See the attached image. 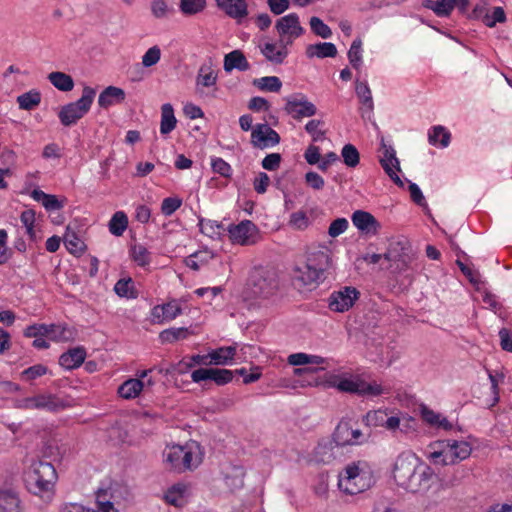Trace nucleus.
Segmentation results:
<instances>
[{
    "label": "nucleus",
    "mask_w": 512,
    "mask_h": 512,
    "mask_svg": "<svg viewBox=\"0 0 512 512\" xmlns=\"http://www.w3.org/2000/svg\"><path fill=\"white\" fill-rule=\"evenodd\" d=\"M455 8V0H435L434 13L438 17H449Z\"/></svg>",
    "instance_id": "nucleus-54"
},
{
    "label": "nucleus",
    "mask_w": 512,
    "mask_h": 512,
    "mask_svg": "<svg viewBox=\"0 0 512 512\" xmlns=\"http://www.w3.org/2000/svg\"><path fill=\"white\" fill-rule=\"evenodd\" d=\"M306 55L308 58H333L337 55V48L331 42H320L317 44H310L306 48Z\"/></svg>",
    "instance_id": "nucleus-28"
},
{
    "label": "nucleus",
    "mask_w": 512,
    "mask_h": 512,
    "mask_svg": "<svg viewBox=\"0 0 512 512\" xmlns=\"http://www.w3.org/2000/svg\"><path fill=\"white\" fill-rule=\"evenodd\" d=\"M236 354L234 346L221 347L209 353V363L215 365H225L231 361Z\"/></svg>",
    "instance_id": "nucleus-32"
},
{
    "label": "nucleus",
    "mask_w": 512,
    "mask_h": 512,
    "mask_svg": "<svg viewBox=\"0 0 512 512\" xmlns=\"http://www.w3.org/2000/svg\"><path fill=\"white\" fill-rule=\"evenodd\" d=\"M198 226L202 234L212 238H220L221 233L217 230V221L206 220L203 217H199Z\"/></svg>",
    "instance_id": "nucleus-46"
},
{
    "label": "nucleus",
    "mask_w": 512,
    "mask_h": 512,
    "mask_svg": "<svg viewBox=\"0 0 512 512\" xmlns=\"http://www.w3.org/2000/svg\"><path fill=\"white\" fill-rule=\"evenodd\" d=\"M212 170L214 173L220 174L222 177L230 178L232 175V168L222 158H213L211 161Z\"/></svg>",
    "instance_id": "nucleus-56"
},
{
    "label": "nucleus",
    "mask_w": 512,
    "mask_h": 512,
    "mask_svg": "<svg viewBox=\"0 0 512 512\" xmlns=\"http://www.w3.org/2000/svg\"><path fill=\"white\" fill-rule=\"evenodd\" d=\"M69 406L70 404L66 400L50 393L22 398L16 402V407L20 409H38L48 412H59Z\"/></svg>",
    "instance_id": "nucleus-7"
},
{
    "label": "nucleus",
    "mask_w": 512,
    "mask_h": 512,
    "mask_svg": "<svg viewBox=\"0 0 512 512\" xmlns=\"http://www.w3.org/2000/svg\"><path fill=\"white\" fill-rule=\"evenodd\" d=\"M128 226V217L123 211L114 213L109 221V231L115 236L123 235Z\"/></svg>",
    "instance_id": "nucleus-36"
},
{
    "label": "nucleus",
    "mask_w": 512,
    "mask_h": 512,
    "mask_svg": "<svg viewBox=\"0 0 512 512\" xmlns=\"http://www.w3.org/2000/svg\"><path fill=\"white\" fill-rule=\"evenodd\" d=\"M507 17L504 9L502 7H494L492 14L485 15L483 19V23L489 27L493 28L496 26L497 23H504L506 22Z\"/></svg>",
    "instance_id": "nucleus-50"
},
{
    "label": "nucleus",
    "mask_w": 512,
    "mask_h": 512,
    "mask_svg": "<svg viewBox=\"0 0 512 512\" xmlns=\"http://www.w3.org/2000/svg\"><path fill=\"white\" fill-rule=\"evenodd\" d=\"M217 6L231 18L247 16V3L245 0H216Z\"/></svg>",
    "instance_id": "nucleus-19"
},
{
    "label": "nucleus",
    "mask_w": 512,
    "mask_h": 512,
    "mask_svg": "<svg viewBox=\"0 0 512 512\" xmlns=\"http://www.w3.org/2000/svg\"><path fill=\"white\" fill-rule=\"evenodd\" d=\"M50 83L62 92H69L74 88L73 78L64 72L56 71L48 75Z\"/></svg>",
    "instance_id": "nucleus-31"
},
{
    "label": "nucleus",
    "mask_w": 512,
    "mask_h": 512,
    "mask_svg": "<svg viewBox=\"0 0 512 512\" xmlns=\"http://www.w3.org/2000/svg\"><path fill=\"white\" fill-rule=\"evenodd\" d=\"M307 384L310 386H319L325 385L327 387L337 388L341 392L356 394L360 396V384L361 379H350V378H342L339 375L329 374L327 375L326 380L319 381L317 378L313 380H308Z\"/></svg>",
    "instance_id": "nucleus-11"
},
{
    "label": "nucleus",
    "mask_w": 512,
    "mask_h": 512,
    "mask_svg": "<svg viewBox=\"0 0 512 512\" xmlns=\"http://www.w3.org/2000/svg\"><path fill=\"white\" fill-rule=\"evenodd\" d=\"M488 2L487 0H479L478 3L474 6L471 12L467 14V18L470 20H479L483 21L485 15H488L487 12Z\"/></svg>",
    "instance_id": "nucleus-59"
},
{
    "label": "nucleus",
    "mask_w": 512,
    "mask_h": 512,
    "mask_svg": "<svg viewBox=\"0 0 512 512\" xmlns=\"http://www.w3.org/2000/svg\"><path fill=\"white\" fill-rule=\"evenodd\" d=\"M234 372L224 368H199L192 372L191 378L195 383L206 380L214 381L218 386H223L233 380Z\"/></svg>",
    "instance_id": "nucleus-13"
},
{
    "label": "nucleus",
    "mask_w": 512,
    "mask_h": 512,
    "mask_svg": "<svg viewBox=\"0 0 512 512\" xmlns=\"http://www.w3.org/2000/svg\"><path fill=\"white\" fill-rule=\"evenodd\" d=\"M348 221L345 218H337L335 219L329 226L328 234L329 236L335 238L340 234L344 233L348 228Z\"/></svg>",
    "instance_id": "nucleus-61"
},
{
    "label": "nucleus",
    "mask_w": 512,
    "mask_h": 512,
    "mask_svg": "<svg viewBox=\"0 0 512 512\" xmlns=\"http://www.w3.org/2000/svg\"><path fill=\"white\" fill-rule=\"evenodd\" d=\"M266 137V123L256 124L251 132V145L261 150L268 148V139Z\"/></svg>",
    "instance_id": "nucleus-34"
},
{
    "label": "nucleus",
    "mask_w": 512,
    "mask_h": 512,
    "mask_svg": "<svg viewBox=\"0 0 512 512\" xmlns=\"http://www.w3.org/2000/svg\"><path fill=\"white\" fill-rule=\"evenodd\" d=\"M194 331L191 327H172L163 330L159 334V339L162 343H174L178 340L187 339L190 335H193Z\"/></svg>",
    "instance_id": "nucleus-29"
},
{
    "label": "nucleus",
    "mask_w": 512,
    "mask_h": 512,
    "mask_svg": "<svg viewBox=\"0 0 512 512\" xmlns=\"http://www.w3.org/2000/svg\"><path fill=\"white\" fill-rule=\"evenodd\" d=\"M379 151L382 153L379 162L385 172L391 171V168L393 167L397 171H400V163L396 157V152L392 146L385 143L384 138L381 139V146Z\"/></svg>",
    "instance_id": "nucleus-24"
},
{
    "label": "nucleus",
    "mask_w": 512,
    "mask_h": 512,
    "mask_svg": "<svg viewBox=\"0 0 512 512\" xmlns=\"http://www.w3.org/2000/svg\"><path fill=\"white\" fill-rule=\"evenodd\" d=\"M440 135L442 136L441 140L439 141L440 145L442 147H447L450 143L451 134L441 125H437L432 128V132H430L428 135L429 143L436 145Z\"/></svg>",
    "instance_id": "nucleus-41"
},
{
    "label": "nucleus",
    "mask_w": 512,
    "mask_h": 512,
    "mask_svg": "<svg viewBox=\"0 0 512 512\" xmlns=\"http://www.w3.org/2000/svg\"><path fill=\"white\" fill-rule=\"evenodd\" d=\"M63 241L67 250L73 255H81L86 249L84 241L79 238L71 224L66 227Z\"/></svg>",
    "instance_id": "nucleus-26"
},
{
    "label": "nucleus",
    "mask_w": 512,
    "mask_h": 512,
    "mask_svg": "<svg viewBox=\"0 0 512 512\" xmlns=\"http://www.w3.org/2000/svg\"><path fill=\"white\" fill-rule=\"evenodd\" d=\"M194 449H199V446L195 444L173 445L164 450L163 457L166 468L178 473L197 468L202 462V457L196 454Z\"/></svg>",
    "instance_id": "nucleus-4"
},
{
    "label": "nucleus",
    "mask_w": 512,
    "mask_h": 512,
    "mask_svg": "<svg viewBox=\"0 0 512 512\" xmlns=\"http://www.w3.org/2000/svg\"><path fill=\"white\" fill-rule=\"evenodd\" d=\"M132 259L141 267L148 266L151 262L150 252L143 245H134L131 250Z\"/></svg>",
    "instance_id": "nucleus-44"
},
{
    "label": "nucleus",
    "mask_w": 512,
    "mask_h": 512,
    "mask_svg": "<svg viewBox=\"0 0 512 512\" xmlns=\"http://www.w3.org/2000/svg\"><path fill=\"white\" fill-rule=\"evenodd\" d=\"M282 157L279 153H271L264 157L261 162L262 167L268 171H275L280 167Z\"/></svg>",
    "instance_id": "nucleus-60"
},
{
    "label": "nucleus",
    "mask_w": 512,
    "mask_h": 512,
    "mask_svg": "<svg viewBox=\"0 0 512 512\" xmlns=\"http://www.w3.org/2000/svg\"><path fill=\"white\" fill-rule=\"evenodd\" d=\"M393 479L407 492L424 494L436 483L438 476L414 454L402 453L394 463Z\"/></svg>",
    "instance_id": "nucleus-1"
},
{
    "label": "nucleus",
    "mask_w": 512,
    "mask_h": 512,
    "mask_svg": "<svg viewBox=\"0 0 512 512\" xmlns=\"http://www.w3.org/2000/svg\"><path fill=\"white\" fill-rule=\"evenodd\" d=\"M322 120L313 119L306 123L305 130L312 136L313 142L322 141L325 139V131L320 130L319 126L323 125Z\"/></svg>",
    "instance_id": "nucleus-51"
},
{
    "label": "nucleus",
    "mask_w": 512,
    "mask_h": 512,
    "mask_svg": "<svg viewBox=\"0 0 512 512\" xmlns=\"http://www.w3.org/2000/svg\"><path fill=\"white\" fill-rule=\"evenodd\" d=\"M86 355L82 346L71 348L59 357V365L67 370L76 369L84 363Z\"/></svg>",
    "instance_id": "nucleus-16"
},
{
    "label": "nucleus",
    "mask_w": 512,
    "mask_h": 512,
    "mask_svg": "<svg viewBox=\"0 0 512 512\" xmlns=\"http://www.w3.org/2000/svg\"><path fill=\"white\" fill-rule=\"evenodd\" d=\"M151 12L155 18L162 19L168 17L173 9H170L165 0H152Z\"/></svg>",
    "instance_id": "nucleus-53"
},
{
    "label": "nucleus",
    "mask_w": 512,
    "mask_h": 512,
    "mask_svg": "<svg viewBox=\"0 0 512 512\" xmlns=\"http://www.w3.org/2000/svg\"><path fill=\"white\" fill-rule=\"evenodd\" d=\"M206 6V0H180V10L185 15L201 12Z\"/></svg>",
    "instance_id": "nucleus-45"
},
{
    "label": "nucleus",
    "mask_w": 512,
    "mask_h": 512,
    "mask_svg": "<svg viewBox=\"0 0 512 512\" xmlns=\"http://www.w3.org/2000/svg\"><path fill=\"white\" fill-rule=\"evenodd\" d=\"M442 443L446 444L448 452L453 458V465L467 459L472 452L471 445L466 441L446 440Z\"/></svg>",
    "instance_id": "nucleus-21"
},
{
    "label": "nucleus",
    "mask_w": 512,
    "mask_h": 512,
    "mask_svg": "<svg viewBox=\"0 0 512 512\" xmlns=\"http://www.w3.org/2000/svg\"><path fill=\"white\" fill-rule=\"evenodd\" d=\"M41 102V93L38 90L32 89L17 97V103L22 110H33Z\"/></svg>",
    "instance_id": "nucleus-33"
},
{
    "label": "nucleus",
    "mask_w": 512,
    "mask_h": 512,
    "mask_svg": "<svg viewBox=\"0 0 512 512\" xmlns=\"http://www.w3.org/2000/svg\"><path fill=\"white\" fill-rule=\"evenodd\" d=\"M351 426L348 421H340L336 426L332 440L335 443V446L344 447L346 445H358L362 444V441H355L351 438Z\"/></svg>",
    "instance_id": "nucleus-23"
},
{
    "label": "nucleus",
    "mask_w": 512,
    "mask_h": 512,
    "mask_svg": "<svg viewBox=\"0 0 512 512\" xmlns=\"http://www.w3.org/2000/svg\"><path fill=\"white\" fill-rule=\"evenodd\" d=\"M276 50V46L273 43H266L261 47V53L264 57L275 64L283 63L284 59L287 57L288 51L285 49V46L278 51Z\"/></svg>",
    "instance_id": "nucleus-35"
},
{
    "label": "nucleus",
    "mask_w": 512,
    "mask_h": 512,
    "mask_svg": "<svg viewBox=\"0 0 512 512\" xmlns=\"http://www.w3.org/2000/svg\"><path fill=\"white\" fill-rule=\"evenodd\" d=\"M96 90L90 86H85L82 96L75 102H70L61 107L58 117L61 124L65 127L75 125L90 110L94 101Z\"/></svg>",
    "instance_id": "nucleus-5"
},
{
    "label": "nucleus",
    "mask_w": 512,
    "mask_h": 512,
    "mask_svg": "<svg viewBox=\"0 0 512 512\" xmlns=\"http://www.w3.org/2000/svg\"><path fill=\"white\" fill-rule=\"evenodd\" d=\"M177 120L174 115V109L170 103L163 104L161 107V134H169L174 130Z\"/></svg>",
    "instance_id": "nucleus-30"
},
{
    "label": "nucleus",
    "mask_w": 512,
    "mask_h": 512,
    "mask_svg": "<svg viewBox=\"0 0 512 512\" xmlns=\"http://www.w3.org/2000/svg\"><path fill=\"white\" fill-rule=\"evenodd\" d=\"M257 226L250 220H243L228 227L229 238L233 243L252 245L256 243Z\"/></svg>",
    "instance_id": "nucleus-12"
},
{
    "label": "nucleus",
    "mask_w": 512,
    "mask_h": 512,
    "mask_svg": "<svg viewBox=\"0 0 512 512\" xmlns=\"http://www.w3.org/2000/svg\"><path fill=\"white\" fill-rule=\"evenodd\" d=\"M332 266V258L328 250H319L308 255L303 267L294 268L295 279L308 286L326 279L325 272Z\"/></svg>",
    "instance_id": "nucleus-3"
},
{
    "label": "nucleus",
    "mask_w": 512,
    "mask_h": 512,
    "mask_svg": "<svg viewBox=\"0 0 512 512\" xmlns=\"http://www.w3.org/2000/svg\"><path fill=\"white\" fill-rule=\"evenodd\" d=\"M348 59L351 66L358 70L362 63V41L360 38H356L348 51Z\"/></svg>",
    "instance_id": "nucleus-43"
},
{
    "label": "nucleus",
    "mask_w": 512,
    "mask_h": 512,
    "mask_svg": "<svg viewBox=\"0 0 512 512\" xmlns=\"http://www.w3.org/2000/svg\"><path fill=\"white\" fill-rule=\"evenodd\" d=\"M343 162L349 168H355L360 162V154L353 144H345L341 150Z\"/></svg>",
    "instance_id": "nucleus-40"
},
{
    "label": "nucleus",
    "mask_w": 512,
    "mask_h": 512,
    "mask_svg": "<svg viewBox=\"0 0 512 512\" xmlns=\"http://www.w3.org/2000/svg\"><path fill=\"white\" fill-rule=\"evenodd\" d=\"M56 479L57 473L54 466L49 462L38 460L32 463L24 481L30 493L50 500L54 494Z\"/></svg>",
    "instance_id": "nucleus-2"
},
{
    "label": "nucleus",
    "mask_w": 512,
    "mask_h": 512,
    "mask_svg": "<svg viewBox=\"0 0 512 512\" xmlns=\"http://www.w3.org/2000/svg\"><path fill=\"white\" fill-rule=\"evenodd\" d=\"M217 81V75L211 70L210 67L206 65H202L198 71V75L196 78L197 86L211 87L215 86Z\"/></svg>",
    "instance_id": "nucleus-42"
},
{
    "label": "nucleus",
    "mask_w": 512,
    "mask_h": 512,
    "mask_svg": "<svg viewBox=\"0 0 512 512\" xmlns=\"http://www.w3.org/2000/svg\"><path fill=\"white\" fill-rule=\"evenodd\" d=\"M188 490L189 487L184 483L174 484L166 491L164 499L170 505L182 507L189 495Z\"/></svg>",
    "instance_id": "nucleus-22"
},
{
    "label": "nucleus",
    "mask_w": 512,
    "mask_h": 512,
    "mask_svg": "<svg viewBox=\"0 0 512 512\" xmlns=\"http://www.w3.org/2000/svg\"><path fill=\"white\" fill-rule=\"evenodd\" d=\"M0 512H20V499L15 490H0Z\"/></svg>",
    "instance_id": "nucleus-27"
},
{
    "label": "nucleus",
    "mask_w": 512,
    "mask_h": 512,
    "mask_svg": "<svg viewBox=\"0 0 512 512\" xmlns=\"http://www.w3.org/2000/svg\"><path fill=\"white\" fill-rule=\"evenodd\" d=\"M248 285L255 297L267 298L278 288V282L273 274L265 270H255L249 277Z\"/></svg>",
    "instance_id": "nucleus-9"
},
{
    "label": "nucleus",
    "mask_w": 512,
    "mask_h": 512,
    "mask_svg": "<svg viewBox=\"0 0 512 512\" xmlns=\"http://www.w3.org/2000/svg\"><path fill=\"white\" fill-rule=\"evenodd\" d=\"M101 492L99 491L95 502V508L84 507V512H110L113 509V503L108 500H101Z\"/></svg>",
    "instance_id": "nucleus-64"
},
{
    "label": "nucleus",
    "mask_w": 512,
    "mask_h": 512,
    "mask_svg": "<svg viewBox=\"0 0 512 512\" xmlns=\"http://www.w3.org/2000/svg\"><path fill=\"white\" fill-rule=\"evenodd\" d=\"M356 95L360 98L362 103L370 110L373 109V100L370 88L366 82L356 81L355 87Z\"/></svg>",
    "instance_id": "nucleus-49"
},
{
    "label": "nucleus",
    "mask_w": 512,
    "mask_h": 512,
    "mask_svg": "<svg viewBox=\"0 0 512 512\" xmlns=\"http://www.w3.org/2000/svg\"><path fill=\"white\" fill-rule=\"evenodd\" d=\"M298 21H299L298 15L296 13H291V14H288V15L283 16L280 19H278L275 27L281 36H284L287 34L290 35L291 30H293L295 28Z\"/></svg>",
    "instance_id": "nucleus-37"
},
{
    "label": "nucleus",
    "mask_w": 512,
    "mask_h": 512,
    "mask_svg": "<svg viewBox=\"0 0 512 512\" xmlns=\"http://www.w3.org/2000/svg\"><path fill=\"white\" fill-rule=\"evenodd\" d=\"M182 204V199L178 197H167L162 201L161 212L165 216H171Z\"/></svg>",
    "instance_id": "nucleus-58"
},
{
    "label": "nucleus",
    "mask_w": 512,
    "mask_h": 512,
    "mask_svg": "<svg viewBox=\"0 0 512 512\" xmlns=\"http://www.w3.org/2000/svg\"><path fill=\"white\" fill-rule=\"evenodd\" d=\"M387 413L383 410L369 411L363 416V423L368 427L384 426Z\"/></svg>",
    "instance_id": "nucleus-47"
},
{
    "label": "nucleus",
    "mask_w": 512,
    "mask_h": 512,
    "mask_svg": "<svg viewBox=\"0 0 512 512\" xmlns=\"http://www.w3.org/2000/svg\"><path fill=\"white\" fill-rule=\"evenodd\" d=\"M352 223L360 231L367 234H376L381 227L380 223L371 213L363 210H357L352 214Z\"/></svg>",
    "instance_id": "nucleus-15"
},
{
    "label": "nucleus",
    "mask_w": 512,
    "mask_h": 512,
    "mask_svg": "<svg viewBox=\"0 0 512 512\" xmlns=\"http://www.w3.org/2000/svg\"><path fill=\"white\" fill-rule=\"evenodd\" d=\"M126 93L122 88L116 86L106 87L98 97V105L107 109L110 106L121 104L125 101Z\"/></svg>",
    "instance_id": "nucleus-17"
},
{
    "label": "nucleus",
    "mask_w": 512,
    "mask_h": 512,
    "mask_svg": "<svg viewBox=\"0 0 512 512\" xmlns=\"http://www.w3.org/2000/svg\"><path fill=\"white\" fill-rule=\"evenodd\" d=\"M223 68L228 73L234 69L247 71L250 69V64L241 50H233L225 55Z\"/></svg>",
    "instance_id": "nucleus-20"
},
{
    "label": "nucleus",
    "mask_w": 512,
    "mask_h": 512,
    "mask_svg": "<svg viewBox=\"0 0 512 512\" xmlns=\"http://www.w3.org/2000/svg\"><path fill=\"white\" fill-rule=\"evenodd\" d=\"M253 85L263 91L278 92L282 87V82L276 76H265L259 79H254Z\"/></svg>",
    "instance_id": "nucleus-39"
},
{
    "label": "nucleus",
    "mask_w": 512,
    "mask_h": 512,
    "mask_svg": "<svg viewBox=\"0 0 512 512\" xmlns=\"http://www.w3.org/2000/svg\"><path fill=\"white\" fill-rule=\"evenodd\" d=\"M305 182L314 190H321L325 185L323 177L314 171H308L305 174Z\"/></svg>",
    "instance_id": "nucleus-63"
},
{
    "label": "nucleus",
    "mask_w": 512,
    "mask_h": 512,
    "mask_svg": "<svg viewBox=\"0 0 512 512\" xmlns=\"http://www.w3.org/2000/svg\"><path fill=\"white\" fill-rule=\"evenodd\" d=\"M360 297V292L352 286H345L334 291L328 298V307L331 311L343 313L353 307Z\"/></svg>",
    "instance_id": "nucleus-10"
},
{
    "label": "nucleus",
    "mask_w": 512,
    "mask_h": 512,
    "mask_svg": "<svg viewBox=\"0 0 512 512\" xmlns=\"http://www.w3.org/2000/svg\"><path fill=\"white\" fill-rule=\"evenodd\" d=\"M428 458L434 463V464H441V465H453V458H451V455L448 452L447 446L439 451H433L429 453Z\"/></svg>",
    "instance_id": "nucleus-52"
},
{
    "label": "nucleus",
    "mask_w": 512,
    "mask_h": 512,
    "mask_svg": "<svg viewBox=\"0 0 512 512\" xmlns=\"http://www.w3.org/2000/svg\"><path fill=\"white\" fill-rule=\"evenodd\" d=\"M144 390L145 382L138 378H130L118 387L117 393L120 397L129 400L136 398Z\"/></svg>",
    "instance_id": "nucleus-25"
},
{
    "label": "nucleus",
    "mask_w": 512,
    "mask_h": 512,
    "mask_svg": "<svg viewBox=\"0 0 512 512\" xmlns=\"http://www.w3.org/2000/svg\"><path fill=\"white\" fill-rule=\"evenodd\" d=\"M114 291L120 297L135 299L138 296L131 278L119 279L114 286Z\"/></svg>",
    "instance_id": "nucleus-38"
},
{
    "label": "nucleus",
    "mask_w": 512,
    "mask_h": 512,
    "mask_svg": "<svg viewBox=\"0 0 512 512\" xmlns=\"http://www.w3.org/2000/svg\"><path fill=\"white\" fill-rule=\"evenodd\" d=\"M285 111L294 119H301L314 116L317 113V108L312 102L308 101L305 96L301 95L299 98H288Z\"/></svg>",
    "instance_id": "nucleus-14"
},
{
    "label": "nucleus",
    "mask_w": 512,
    "mask_h": 512,
    "mask_svg": "<svg viewBox=\"0 0 512 512\" xmlns=\"http://www.w3.org/2000/svg\"><path fill=\"white\" fill-rule=\"evenodd\" d=\"M383 259L389 263H395V271L401 272L410 268L415 253L410 242L406 238H401L390 242Z\"/></svg>",
    "instance_id": "nucleus-6"
},
{
    "label": "nucleus",
    "mask_w": 512,
    "mask_h": 512,
    "mask_svg": "<svg viewBox=\"0 0 512 512\" xmlns=\"http://www.w3.org/2000/svg\"><path fill=\"white\" fill-rule=\"evenodd\" d=\"M360 463L358 461L348 464L345 468V475L340 474L338 486L347 494H359L370 486L369 483L359 484L364 479V472L360 469Z\"/></svg>",
    "instance_id": "nucleus-8"
},
{
    "label": "nucleus",
    "mask_w": 512,
    "mask_h": 512,
    "mask_svg": "<svg viewBox=\"0 0 512 512\" xmlns=\"http://www.w3.org/2000/svg\"><path fill=\"white\" fill-rule=\"evenodd\" d=\"M310 27L315 35L320 36L324 39L330 38L332 36L331 28L327 24H325L319 17H311Z\"/></svg>",
    "instance_id": "nucleus-48"
},
{
    "label": "nucleus",
    "mask_w": 512,
    "mask_h": 512,
    "mask_svg": "<svg viewBox=\"0 0 512 512\" xmlns=\"http://www.w3.org/2000/svg\"><path fill=\"white\" fill-rule=\"evenodd\" d=\"M335 443L332 439H321L314 449V458L318 463H330L336 459Z\"/></svg>",
    "instance_id": "nucleus-18"
},
{
    "label": "nucleus",
    "mask_w": 512,
    "mask_h": 512,
    "mask_svg": "<svg viewBox=\"0 0 512 512\" xmlns=\"http://www.w3.org/2000/svg\"><path fill=\"white\" fill-rule=\"evenodd\" d=\"M47 371H48V368L45 365L36 364V365L30 366L27 369H25L21 373V376L26 381H31V380H34L38 377L45 375L47 373Z\"/></svg>",
    "instance_id": "nucleus-57"
},
{
    "label": "nucleus",
    "mask_w": 512,
    "mask_h": 512,
    "mask_svg": "<svg viewBox=\"0 0 512 512\" xmlns=\"http://www.w3.org/2000/svg\"><path fill=\"white\" fill-rule=\"evenodd\" d=\"M360 387V396H378L383 392L381 385L375 382L368 383L364 380H361Z\"/></svg>",
    "instance_id": "nucleus-62"
},
{
    "label": "nucleus",
    "mask_w": 512,
    "mask_h": 512,
    "mask_svg": "<svg viewBox=\"0 0 512 512\" xmlns=\"http://www.w3.org/2000/svg\"><path fill=\"white\" fill-rule=\"evenodd\" d=\"M161 58V50L155 45L149 48L142 57V65L146 68L156 65Z\"/></svg>",
    "instance_id": "nucleus-55"
}]
</instances>
